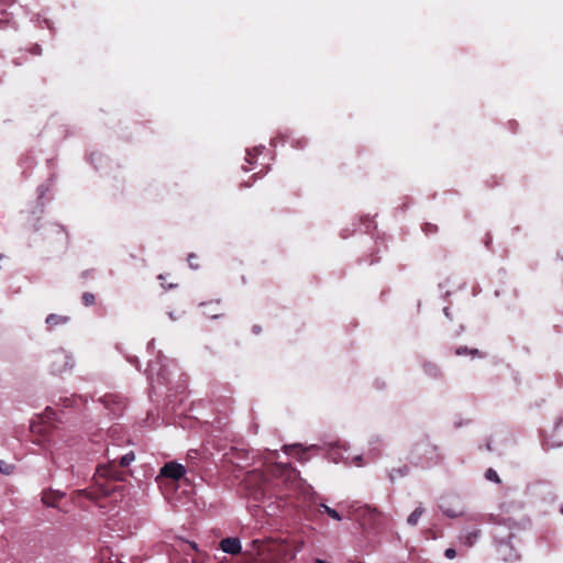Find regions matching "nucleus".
<instances>
[{
  "label": "nucleus",
  "instance_id": "nucleus-7",
  "mask_svg": "<svg viewBox=\"0 0 563 563\" xmlns=\"http://www.w3.org/2000/svg\"><path fill=\"white\" fill-rule=\"evenodd\" d=\"M65 497V493L60 490H55L52 488L44 489L42 492V501L44 505L48 507L56 508L58 503Z\"/></svg>",
  "mask_w": 563,
  "mask_h": 563
},
{
  "label": "nucleus",
  "instance_id": "nucleus-2",
  "mask_svg": "<svg viewBox=\"0 0 563 563\" xmlns=\"http://www.w3.org/2000/svg\"><path fill=\"white\" fill-rule=\"evenodd\" d=\"M134 453L129 452L121 456L118 463L115 460H113L107 465L99 466L96 471V475L113 481H123L124 472L121 468L129 466L134 461Z\"/></svg>",
  "mask_w": 563,
  "mask_h": 563
},
{
  "label": "nucleus",
  "instance_id": "nucleus-23",
  "mask_svg": "<svg viewBox=\"0 0 563 563\" xmlns=\"http://www.w3.org/2000/svg\"><path fill=\"white\" fill-rule=\"evenodd\" d=\"M29 52H30L32 55H41V54H42V47H41L38 44H33V45L29 48Z\"/></svg>",
  "mask_w": 563,
  "mask_h": 563
},
{
  "label": "nucleus",
  "instance_id": "nucleus-10",
  "mask_svg": "<svg viewBox=\"0 0 563 563\" xmlns=\"http://www.w3.org/2000/svg\"><path fill=\"white\" fill-rule=\"evenodd\" d=\"M48 329H54L56 327H59V325H64L66 323L69 322V317L67 316H60V314H56V313H51L46 317V320H45Z\"/></svg>",
  "mask_w": 563,
  "mask_h": 563
},
{
  "label": "nucleus",
  "instance_id": "nucleus-14",
  "mask_svg": "<svg viewBox=\"0 0 563 563\" xmlns=\"http://www.w3.org/2000/svg\"><path fill=\"white\" fill-rule=\"evenodd\" d=\"M424 509L422 507L416 508L407 518V522L410 526H416L420 519V517L423 515Z\"/></svg>",
  "mask_w": 563,
  "mask_h": 563
},
{
  "label": "nucleus",
  "instance_id": "nucleus-16",
  "mask_svg": "<svg viewBox=\"0 0 563 563\" xmlns=\"http://www.w3.org/2000/svg\"><path fill=\"white\" fill-rule=\"evenodd\" d=\"M81 301L85 306L89 307V306H92L95 305L96 302V297L91 292H84L82 296H81Z\"/></svg>",
  "mask_w": 563,
  "mask_h": 563
},
{
  "label": "nucleus",
  "instance_id": "nucleus-13",
  "mask_svg": "<svg viewBox=\"0 0 563 563\" xmlns=\"http://www.w3.org/2000/svg\"><path fill=\"white\" fill-rule=\"evenodd\" d=\"M409 473V467L408 465H401L400 467H394L390 472H389V478L390 481H395L397 477H402V476H406L407 474Z\"/></svg>",
  "mask_w": 563,
  "mask_h": 563
},
{
  "label": "nucleus",
  "instance_id": "nucleus-28",
  "mask_svg": "<svg viewBox=\"0 0 563 563\" xmlns=\"http://www.w3.org/2000/svg\"><path fill=\"white\" fill-rule=\"evenodd\" d=\"M82 276H84V277H88V272H85V273L82 274Z\"/></svg>",
  "mask_w": 563,
  "mask_h": 563
},
{
  "label": "nucleus",
  "instance_id": "nucleus-21",
  "mask_svg": "<svg viewBox=\"0 0 563 563\" xmlns=\"http://www.w3.org/2000/svg\"><path fill=\"white\" fill-rule=\"evenodd\" d=\"M12 471H13V465L7 464V463L0 461V473L9 475L12 473Z\"/></svg>",
  "mask_w": 563,
  "mask_h": 563
},
{
  "label": "nucleus",
  "instance_id": "nucleus-3",
  "mask_svg": "<svg viewBox=\"0 0 563 563\" xmlns=\"http://www.w3.org/2000/svg\"><path fill=\"white\" fill-rule=\"evenodd\" d=\"M73 366L71 357L63 350L54 351L49 355V368L52 374L60 375Z\"/></svg>",
  "mask_w": 563,
  "mask_h": 563
},
{
  "label": "nucleus",
  "instance_id": "nucleus-24",
  "mask_svg": "<svg viewBox=\"0 0 563 563\" xmlns=\"http://www.w3.org/2000/svg\"><path fill=\"white\" fill-rule=\"evenodd\" d=\"M444 555H445V558L452 560L456 556V551L452 548H449L445 550Z\"/></svg>",
  "mask_w": 563,
  "mask_h": 563
},
{
  "label": "nucleus",
  "instance_id": "nucleus-1",
  "mask_svg": "<svg viewBox=\"0 0 563 563\" xmlns=\"http://www.w3.org/2000/svg\"><path fill=\"white\" fill-rule=\"evenodd\" d=\"M244 489L249 498H252L254 501H262L267 496H271V484L262 473L253 472L247 474L244 479Z\"/></svg>",
  "mask_w": 563,
  "mask_h": 563
},
{
  "label": "nucleus",
  "instance_id": "nucleus-5",
  "mask_svg": "<svg viewBox=\"0 0 563 563\" xmlns=\"http://www.w3.org/2000/svg\"><path fill=\"white\" fill-rule=\"evenodd\" d=\"M185 473L186 470L181 464H178L176 462H168L161 468L157 479L159 477H164L178 481L181 477H184Z\"/></svg>",
  "mask_w": 563,
  "mask_h": 563
},
{
  "label": "nucleus",
  "instance_id": "nucleus-6",
  "mask_svg": "<svg viewBox=\"0 0 563 563\" xmlns=\"http://www.w3.org/2000/svg\"><path fill=\"white\" fill-rule=\"evenodd\" d=\"M101 401L104 405V407L111 411L113 416H120L125 408L124 402L118 395H104L101 398Z\"/></svg>",
  "mask_w": 563,
  "mask_h": 563
},
{
  "label": "nucleus",
  "instance_id": "nucleus-9",
  "mask_svg": "<svg viewBox=\"0 0 563 563\" xmlns=\"http://www.w3.org/2000/svg\"><path fill=\"white\" fill-rule=\"evenodd\" d=\"M220 549L229 554H239L242 550L241 542L238 538H224L220 541Z\"/></svg>",
  "mask_w": 563,
  "mask_h": 563
},
{
  "label": "nucleus",
  "instance_id": "nucleus-19",
  "mask_svg": "<svg viewBox=\"0 0 563 563\" xmlns=\"http://www.w3.org/2000/svg\"><path fill=\"white\" fill-rule=\"evenodd\" d=\"M422 230L427 235L434 234L438 232V225L432 223H424Z\"/></svg>",
  "mask_w": 563,
  "mask_h": 563
},
{
  "label": "nucleus",
  "instance_id": "nucleus-18",
  "mask_svg": "<svg viewBox=\"0 0 563 563\" xmlns=\"http://www.w3.org/2000/svg\"><path fill=\"white\" fill-rule=\"evenodd\" d=\"M322 507L324 508V511L328 514V516L331 517L332 519H334V520H341L342 519V517L340 516V514L335 509L330 508L327 505H322Z\"/></svg>",
  "mask_w": 563,
  "mask_h": 563
},
{
  "label": "nucleus",
  "instance_id": "nucleus-15",
  "mask_svg": "<svg viewBox=\"0 0 563 563\" xmlns=\"http://www.w3.org/2000/svg\"><path fill=\"white\" fill-rule=\"evenodd\" d=\"M423 368H424L426 373H428L431 376L437 377L440 375V368L435 364L426 363Z\"/></svg>",
  "mask_w": 563,
  "mask_h": 563
},
{
  "label": "nucleus",
  "instance_id": "nucleus-27",
  "mask_svg": "<svg viewBox=\"0 0 563 563\" xmlns=\"http://www.w3.org/2000/svg\"><path fill=\"white\" fill-rule=\"evenodd\" d=\"M194 257H195L194 255H189L188 261H189L190 264H191V258H194Z\"/></svg>",
  "mask_w": 563,
  "mask_h": 563
},
{
  "label": "nucleus",
  "instance_id": "nucleus-22",
  "mask_svg": "<svg viewBox=\"0 0 563 563\" xmlns=\"http://www.w3.org/2000/svg\"><path fill=\"white\" fill-rule=\"evenodd\" d=\"M441 509L450 518L457 517L461 514L457 510H453V509H450V508L446 509V508H444V506H441Z\"/></svg>",
  "mask_w": 563,
  "mask_h": 563
},
{
  "label": "nucleus",
  "instance_id": "nucleus-20",
  "mask_svg": "<svg viewBox=\"0 0 563 563\" xmlns=\"http://www.w3.org/2000/svg\"><path fill=\"white\" fill-rule=\"evenodd\" d=\"M280 473L283 476L290 478L292 476V474H295V470L291 468L290 465L285 464V465L280 466Z\"/></svg>",
  "mask_w": 563,
  "mask_h": 563
},
{
  "label": "nucleus",
  "instance_id": "nucleus-29",
  "mask_svg": "<svg viewBox=\"0 0 563 563\" xmlns=\"http://www.w3.org/2000/svg\"><path fill=\"white\" fill-rule=\"evenodd\" d=\"M560 512L563 515V505L561 506Z\"/></svg>",
  "mask_w": 563,
  "mask_h": 563
},
{
  "label": "nucleus",
  "instance_id": "nucleus-8",
  "mask_svg": "<svg viewBox=\"0 0 563 563\" xmlns=\"http://www.w3.org/2000/svg\"><path fill=\"white\" fill-rule=\"evenodd\" d=\"M200 306L202 308L203 314L211 319H217L224 314L220 299L216 301L202 302Z\"/></svg>",
  "mask_w": 563,
  "mask_h": 563
},
{
  "label": "nucleus",
  "instance_id": "nucleus-12",
  "mask_svg": "<svg viewBox=\"0 0 563 563\" xmlns=\"http://www.w3.org/2000/svg\"><path fill=\"white\" fill-rule=\"evenodd\" d=\"M457 356L471 355L472 357H481L483 354L477 349H468L466 346H460L455 350Z\"/></svg>",
  "mask_w": 563,
  "mask_h": 563
},
{
  "label": "nucleus",
  "instance_id": "nucleus-4",
  "mask_svg": "<svg viewBox=\"0 0 563 563\" xmlns=\"http://www.w3.org/2000/svg\"><path fill=\"white\" fill-rule=\"evenodd\" d=\"M361 511L364 522L373 526L375 529L383 528L388 519L387 515L382 512L376 507H371L368 505L362 507Z\"/></svg>",
  "mask_w": 563,
  "mask_h": 563
},
{
  "label": "nucleus",
  "instance_id": "nucleus-11",
  "mask_svg": "<svg viewBox=\"0 0 563 563\" xmlns=\"http://www.w3.org/2000/svg\"><path fill=\"white\" fill-rule=\"evenodd\" d=\"M81 401H82L81 396L71 395L70 397H64V398L60 397L57 405L68 408V407H73V406L77 405V402H81Z\"/></svg>",
  "mask_w": 563,
  "mask_h": 563
},
{
  "label": "nucleus",
  "instance_id": "nucleus-17",
  "mask_svg": "<svg viewBox=\"0 0 563 563\" xmlns=\"http://www.w3.org/2000/svg\"><path fill=\"white\" fill-rule=\"evenodd\" d=\"M485 477L488 479V481H492V482H495V483H500V478L497 474V472L493 468H488L485 473Z\"/></svg>",
  "mask_w": 563,
  "mask_h": 563
},
{
  "label": "nucleus",
  "instance_id": "nucleus-25",
  "mask_svg": "<svg viewBox=\"0 0 563 563\" xmlns=\"http://www.w3.org/2000/svg\"><path fill=\"white\" fill-rule=\"evenodd\" d=\"M472 538H477V532H474V533H471L468 537H467V542L470 545H472Z\"/></svg>",
  "mask_w": 563,
  "mask_h": 563
},
{
  "label": "nucleus",
  "instance_id": "nucleus-26",
  "mask_svg": "<svg viewBox=\"0 0 563 563\" xmlns=\"http://www.w3.org/2000/svg\"><path fill=\"white\" fill-rule=\"evenodd\" d=\"M78 494H82V495L87 496L90 499L93 498V496L90 493H87L86 490H79Z\"/></svg>",
  "mask_w": 563,
  "mask_h": 563
}]
</instances>
